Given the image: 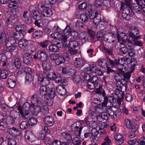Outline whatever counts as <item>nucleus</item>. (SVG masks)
<instances>
[{
    "instance_id": "obj_12",
    "label": "nucleus",
    "mask_w": 145,
    "mask_h": 145,
    "mask_svg": "<svg viewBox=\"0 0 145 145\" xmlns=\"http://www.w3.org/2000/svg\"><path fill=\"white\" fill-rule=\"evenodd\" d=\"M117 37L118 41L121 44H123L125 42L127 39V36L124 33H121L119 35L117 34Z\"/></svg>"
},
{
    "instance_id": "obj_10",
    "label": "nucleus",
    "mask_w": 145,
    "mask_h": 145,
    "mask_svg": "<svg viewBox=\"0 0 145 145\" xmlns=\"http://www.w3.org/2000/svg\"><path fill=\"white\" fill-rule=\"evenodd\" d=\"M51 36L52 38L61 40L64 42H66L67 40L66 36H63V35L59 32H55L51 34Z\"/></svg>"
},
{
    "instance_id": "obj_52",
    "label": "nucleus",
    "mask_w": 145,
    "mask_h": 145,
    "mask_svg": "<svg viewBox=\"0 0 145 145\" xmlns=\"http://www.w3.org/2000/svg\"><path fill=\"white\" fill-rule=\"evenodd\" d=\"M106 64L105 60L103 59H99L98 61V65L101 67H104Z\"/></svg>"
},
{
    "instance_id": "obj_61",
    "label": "nucleus",
    "mask_w": 145,
    "mask_h": 145,
    "mask_svg": "<svg viewBox=\"0 0 145 145\" xmlns=\"http://www.w3.org/2000/svg\"><path fill=\"white\" fill-rule=\"evenodd\" d=\"M93 19V23L96 25H98L101 21V17L98 15Z\"/></svg>"
},
{
    "instance_id": "obj_9",
    "label": "nucleus",
    "mask_w": 145,
    "mask_h": 145,
    "mask_svg": "<svg viewBox=\"0 0 145 145\" xmlns=\"http://www.w3.org/2000/svg\"><path fill=\"white\" fill-rule=\"evenodd\" d=\"M86 63V61L84 59L81 58L76 57L75 58L74 65L77 68H81Z\"/></svg>"
},
{
    "instance_id": "obj_37",
    "label": "nucleus",
    "mask_w": 145,
    "mask_h": 145,
    "mask_svg": "<svg viewBox=\"0 0 145 145\" xmlns=\"http://www.w3.org/2000/svg\"><path fill=\"white\" fill-rule=\"evenodd\" d=\"M21 61L18 58H16L14 59V63L16 69H20L21 66Z\"/></svg>"
},
{
    "instance_id": "obj_32",
    "label": "nucleus",
    "mask_w": 145,
    "mask_h": 145,
    "mask_svg": "<svg viewBox=\"0 0 145 145\" xmlns=\"http://www.w3.org/2000/svg\"><path fill=\"white\" fill-rule=\"evenodd\" d=\"M59 47L56 44H52L49 46V50L53 52H56L59 51Z\"/></svg>"
},
{
    "instance_id": "obj_16",
    "label": "nucleus",
    "mask_w": 145,
    "mask_h": 145,
    "mask_svg": "<svg viewBox=\"0 0 145 145\" xmlns=\"http://www.w3.org/2000/svg\"><path fill=\"white\" fill-rule=\"evenodd\" d=\"M20 114L18 112L13 111H12L10 113V116H11V121L10 122V123H13L14 121L13 119H18L20 118Z\"/></svg>"
},
{
    "instance_id": "obj_46",
    "label": "nucleus",
    "mask_w": 145,
    "mask_h": 145,
    "mask_svg": "<svg viewBox=\"0 0 145 145\" xmlns=\"http://www.w3.org/2000/svg\"><path fill=\"white\" fill-rule=\"evenodd\" d=\"M33 18L35 20H40L41 16L37 11H35L33 13Z\"/></svg>"
},
{
    "instance_id": "obj_27",
    "label": "nucleus",
    "mask_w": 145,
    "mask_h": 145,
    "mask_svg": "<svg viewBox=\"0 0 145 145\" xmlns=\"http://www.w3.org/2000/svg\"><path fill=\"white\" fill-rule=\"evenodd\" d=\"M47 89L45 85H42L40 87V96L42 97H44L47 93Z\"/></svg>"
},
{
    "instance_id": "obj_64",
    "label": "nucleus",
    "mask_w": 145,
    "mask_h": 145,
    "mask_svg": "<svg viewBox=\"0 0 145 145\" xmlns=\"http://www.w3.org/2000/svg\"><path fill=\"white\" fill-rule=\"evenodd\" d=\"M25 113L24 114H23V116H22L23 118H25L27 120H29L30 119L31 117H32V116L31 114L29 111H25Z\"/></svg>"
},
{
    "instance_id": "obj_30",
    "label": "nucleus",
    "mask_w": 145,
    "mask_h": 145,
    "mask_svg": "<svg viewBox=\"0 0 145 145\" xmlns=\"http://www.w3.org/2000/svg\"><path fill=\"white\" fill-rule=\"evenodd\" d=\"M16 31H18L19 32H24L26 29V26L24 24L17 25L15 27Z\"/></svg>"
},
{
    "instance_id": "obj_41",
    "label": "nucleus",
    "mask_w": 145,
    "mask_h": 145,
    "mask_svg": "<svg viewBox=\"0 0 145 145\" xmlns=\"http://www.w3.org/2000/svg\"><path fill=\"white\" fill-rule=\"evenodd\" d=\"M19 125L21 129L24 130L28 127L29 125L27 121H23L21 122Z\"/></svg>"
},
{
    "instance_id": "obj_48",
    "label": "nucleus",
    "mask_w": 145,
    "mask_h": 145,
    "mask_svg": "<svg viewBox=\"0 0 145 145\" xmlns=\"http://www.w3.org/2000/svg\"><path fill=\"white\" fill-rule=\"evenodd\" d=\"M31 101H33V102H34V101L35 102H36L38 104H40L42 101V99L40 97H37V96L36 95H33L32 96L31 98Z\"/></svg>"
},
{
    "instance_id": "obj_47",
    "label": "nucleus",
    "mask_w": 145,
    "mask_h": 145,
    "mask_svg": "<svg viewBox=\"0 0 145 145\" xmlns=\"http://www.w3.org/2000/svg\"><path fill=\"white\" fill-rule=\"evenodd\" d=\"M130 32L129 33H133V34H135L136 35H137L139 33V31L138 29L134 26L130 27Z\"/></svg>"
},
{
    "instance_id": "obj_17",
    "label": "nucleus",
    "mask_w": 145,
    "mask_h": 145,
    "mask_svg": "<svg viewBox=\"0 0 145 145\" xmlns=\"http://www.w3.org/2000/svg\"><path fill=\"white\" fill-rule=\"evenodd\" d=\"M7 131L10 135L15 137L19 135L21 133L20 131L14 128L8 129Z\"/></svg>"
},
{
    "instance_id": "obj_49",
    "label": "nucleus",
    "mask_w": 145,
    "mask_h": 145,
    "mask_svg": "<svg viewBox=\"0 0 145 145\" xmlns=\"http://www.w3.org/2000/svg\"><path fill=\"white\" fill-rule=\"evenodd\" d=\"M29 125L32 126H34L36 125L37 123V120L36 118L31 117V118L29 119L28 121Z\"/></svg>"
},
{
    "instance_id": "obj_58",
    "label": "nucleus",
    "mask_w": 145,
    "mask_h": 145,
    "mask_svg": "<svg viewBox=\"0 0 145 145\" xmlns=\"http://www.w3.org/2000/svg\"><path fill=\"white\" fill-rule=\"evenodd\" d=\"M138 135V132L137 130L133 131L130 132L129 137L130 138H132Z\"/></svg>"
},
{
    "instance_id": "obj_18",
    "label": "nucleus",
    "mask_w": 145,
    "mask_h": 145,
    "mask_svg": "<svg viewBox=\"0 0 145 145\" xmlns=\"http://www.w3.org/2000/svg\"><path fill=\"white\" fill-rule=\"evenodd\" d=\"M44 122L47 125L51 126L54 124V119L53 117L48 116L45 117Z\"/></svg>"
},
{
    "instance_id": "obj_51",
    "label": "nucleus",
    "mask_w": 145,
    "mask_h": 145,
    "mask_svg": "<svg viewBox=\"0 0 145 145\" xmlns=\"http://www.w3.org/2000/svg\"><path fill=\"white\" fill-rule=\"evenodd\" d=\"M115 99L112 96H109L108 97H104V100L103 102H110L112 103Z\"/></svg>"
},
{
    "instance_id": "obj_55",
    "label": "nucleus",
    "mask_w": 145,
    "mask_h": 145,
    "mask_svg": "<svg viewBox=\"0 0 145 145\" xmlns=\"http://www.w3.org/2000/svg\"><path fill=\"white\" fill-rule=\"evenodd\" d=\"M105 105V110L111 109L113 104L110 102H103Z\"/></svg>"
},
{
    "instance_id": "obj_57",
    "label": "nucleus",
    "mask_w": 145,
    "mask_h": 145,
    "mask_svg": "<svg viewBox=\"0 0 145 145\" xmlns=\"http://www.w3.org/2000/svg\"><path fill=\"white\" fill-rule=\"evenodd\" d=\"M72 143L74 145H80L81 143V141L78 137H76L73 139Z\"/></svg>"
},
{
    "instance_id": "obj_40",
    "label": "nucleus",
    "mask_w": 145,
    "mask_h": 145,
    "mask_svg": "<svg viewBox=\"0 0 145 145\" xmlns=\"http://www.w3.org/2000/svg\"><path fill=\"white\" fill-rule=\"evenodd\" d=\"M71 32L70 27L69 26H67L63 31V36H65L67 39V36L69 35Z\"/></svg>"
},
{
    "instance_id": "obj_53",
    "label": "nucleus",
    "mask_w": 145,
    "mask_h": 145,
    "mask_svg": "<svg viewBox=\"0 0 145 145\" xmlns=\"http://www.w3.org/2000/svg\"><path fill=\"white\" fill-rule=\"evenodd\" d=\"M80 17V19L84 22H87L88 19V14L86 13L81 14Z\"/></svg>"
},
{
    "instance_id": "obj_59",
    "label": "nucleus",
    "mask_w": 145,
    "mask_h": 145,
    "mask_svg": "<svg viewBox=\"0 0 145 145\" xmlns=\"http://www.w3.org/2000/svg\"><path fill=\"white\" fill-rule=\"evenodd\" d=\"M64 138L68 141H70L72 139V137L70 134L66 132H64L62 134Z\"/></svg>"
},
{
    "instance_id": "obj_22",
    "label": "nucleus",
    "mask_w": 145,
    "mask_h": 145,
    "mask_svg": "<svg viewBox=\"0 0 145 145\" xmlns=\"http://www.w3.org/2000/svg\"><path fill=\"white\" fill-rule=\"evenodd\" d=\"M25 137L29 141L32 142L34 140L35 136L33 133L30 131L27 132L25 134Z\"/></svg>"
},
{
    "instance_id": "obj_19",
    "label": "nucleus",
    "mask_w": 145,
    "mask_h": 145,
    "mask_svg": "<svg viewBox=\"0 0 145 145\" xmlns=\"http://www.w3.org/2000/svg\"><path fill=\"white\" fill-rule=\"evenodd\" d=\"M46 94L50 99H53L56 95L55 89L52 88H49L47 91Z\"/></svg>"
},
{
    "instance_id": "obj_56",
    "label": "nucleus",
    "mask_w": 145,
    "mask_h": 145,
    "mask_svg": "<svg viewBox=\"0 0 145 145\" xmlns=\"http://www.w3.org/2000/svg\"><path fill=\"white\" fill-rule=\"evenodd\" d=\"M79 37L80 39L82 40H84L85 42L87 39V34L85 32L81 33L79 34Z\"/></svg>"
},
{
    "instance_id": "obj_21",
    "label": "nucleus",
    "mask_w": 145,
    "mask_h": 145,
    "mask_svg": "<svg viewBox=\"0 0 145 145\" xmlns=\"http://www.w3.org/2000/svg\"><path fill=\"white\" fill-rule=\"evenodd\" d=\"M42 66L43 69L46 71H50L52 67L51 64L46 60L42 61Z\"/></svg>"
},
{
    "instance_id": "obj_3",
    "label": "nucleus",
    "mask_w": 145,
    "mask_h": 145,
    "mask_svg": "<svg viewBox=\"0 0 145 145\" xmlns=\"http://www.w3.org/2000/svg\"><path fill=\"white\" fill-rule=\"evenodd\" d=\"M120 8L121 10H123L122 14L123 17L126 19L129 18L130 16L131 11V12H132L131 6L125 5L124 3L122 2Z\"/></svg>"
},
{
    "instance_id": "obj_15",
    "label": "nucleus",
    "mask_w": 145,
    "mask_h": 145,
    "mask_svg": "<svg viewBox=\"0 0 145 145\" xmlns=\"http://www.w3.org/2000/svg\"><path fill=\"white\" fill-rule=\"evenodd\" d=\"M11 37H10L7 39L6 34L4 33H2L0 34V43L5 44V45L7 42L10 41V40Z\"/></svg>"
},
{
    "instance_id": "obj_2",
    "label": "nucleus",
    "mask_w": 145,
    "mask_h": 145,
    "mask_svg": "<svg viewBox=\"0 0 145 145\" xmlns=\"http://www.w3.org/2000/svg\"><path fill=\"white\" fill-rule=\"evenodd\" d=\"M56 76V74L54 72L51 71L48 73L44 72L38 76V81L40 82H45L48 83L49 80H54Z\"/></svg>"
},
{
    "instance_id": "obj_14",
    "label": "nucleus",
    "mask_w": 145,
    "mask_h": 145,
    "mask_svg": "<svg viewBox=\"0 0 145 145\" xmlns=\"http://www.w3.org/2000/svg\"><path fill=\"white\" fill-rule=\"evenodd\" d=\"M23 61L27 65L30 64L32 61V58L29 54L26 53L23 56Z\"/></svg>"
},
{
    "instance_id": "obj_13",
    "label": "nucleus",
    "mask_w": 145,
    "mask_h": 145,
    "mask_svg": "<svg viewBox=\"0 0 145 145\" xmlns=\"http://www.w3.org/2000/svg\"><path fill=\"white\" fill-rule=\"evenodd\" d=\"M93 6H91L89 8V17L91 19H93L98 15V12H95Z\"/></svg>"
},
{
    "instance_id": "obj_28",
    "label": "nucleus",
    "mask_w": 145,
    "mask_h": 145,
    "mask_svg": "<svg viewBox=\"0 0 145 145\" xmlns=\"http://www.w3.org/2000/svg\"><path fill=\"white\" fill-rule=\"evenodd\" d=\"M28 41L27 40L24 39L19 42L18 46L21 48L24 49L25 48L28 44Z\"/></svg>"
},
{
    "instance_id": "obj_45",
    "label": "nucleus",
    "mask_w": 145,
    "mask_h": 145,
    "mask_svg": "<svg viewBox=\"0 0 145 145\" xmlns=\"http://www.w3.org/2000/svg\"><path fill=\"white\" fill-rule=\"evenodd\" d=\"M91 74H89V79H88L87 80H88L89 81H90L91 82H92V83L97 86L98 82V78L95 76H93L90 78V76Z\"/></svg>"
},
{
    "instance_id": "obj_43",
    "label": "nucleus",
    "mask_w": 145,
    "mask_h": 145,
    "mask_svg": "<svg viewBox=\"0 0 145 145\" xmlns=\"http://www.w3.org/2000/svg\"><path fill=\"white\" fill-rule=\"evenodd\" d=\"M78 42L75 40H71L68 44V47L70 48H75L78 45Z\"/></svg>"
},
{
    "instance_id": "obj_36",
    "label": "nucleus",
    "mask_w": 145,
    "mask_h": 145,
    "mask_svg": "<svg viewBox=\"0 0 145 145\" xmlns=\"http://www.w3.org/2000/svg\"><path fill=\"white\" fill-rule=\"evenodd\" d=\"M33 75L28 74L26 75L25 84L26 85L29 84L33 80Z\"/></svg>"
},
{
    "instance_id": "obj_25",
    "label": "nucleus",
    "mask_w": 145,
    "mask_h": 145,
    "mask_svg": "<svg viewBox=\"0 0 145 145\" xmlns=\"http://www.w3.org/2000/svg\"><path fill=\"white\" fill-rule=\"evenodd\" d=\"M56 90L57 93L62 96H63L66 93V91L64 87L61 86H57L56 88Z\"/></svg>"
},
{
    "instance_id": "obj_20",
    "label": "nucleus",
    "mask_w": 145,
    "mask_h": 145,
    "mask_svg": "<svg viewBox=\"0 0 145 145\" xmlns=\"http://www.w3.org/2000/svg\"><path fill=\"white\" fill-rule=\"evenodd\" d=\"M35 106L33 103L30 104L28 102L25 103L23 105V108L25 111H30V109L33 108Z\"/></svg>"
},
{
    "instance_id": "obj_34",
    "label": "nucleus",
    "mask_w": 145,
    "mask_h": 145,
    "mask_svg": "<svg viewBox=\"0 0 145 145\" xmlns=\"http://www.w3.org/2000/svg\"><path fill=\"white\" fill-rule=\"evenodd\" d=\"M122 88H116L115 89V94L117 95V98L123 99L124 95L121 90Z\"/></svg>"
},
{
    "instance_id": "obj_4",
    "label": "nucleus",
    "mask_w": 145,
    "mask_h": 145,
    "mask_svg": "<svg viewBox=\"0 0 145 145\" xmlns=\"http://www.w3.org/2000/svg\"><path fill=\"white\" fill-rule=\"evenodd\" d=\"M44 4H40L38 5V8L40 12L43 17H48L50 16L52 14V11L49 9H47Z\"/></svg>"
},
{
    "instance_id": "obj_24",
    "label": "nucleus",
    "mask_w": 145,
    "mask_h": 145,
    "mask_svg": "<svg viewBox=\"0 0 145 145\" xmlns=\"http://www.w3.org/2000/svg\"><path fill=\"white\" fill-rule=\"evenodd\" d=\"M43 32L40 30H36L32 33V37L35 39H39L43 35Z\"/></svg>"
},
{
    "instance_id": "obj_38",
    "label": "nucleus",
    "mask_w": 145,
    "mask_h": 145,
    "mask_svg": "<svg viewBox=\"0 0 145 145\" xmlns=\"http://www.w3.org/2000/svg\"><path fill=\"white\" fill-rule=\"evenodd\" d=\"M125 123L127 128L130 129H135V126L131 123L130 121L128 119H126L125 120Z\"/></svg>"
},
{
    "instance_id": "obj_42",
    "label": "nucleus",
    "mask_w": 145,
    "mask_h": 145,
    "mask_svg": "<svg viewBox=\"0 0 145 145\" xmlns=\"http://www.w3.org/2000/svg\"><path fill=\"white\" fill-rule=\"evenodd\" d=\"M96 112L99 114H101L104 111L103 106L101 105H98L95 108Z\"/></svg>"
},
{
    "instance_id": "obj_29",
    "label": "nucleus",
    "mask_w": 145,
    "mask_h": 145,
    "mask_svg": "<svg viewBox=\"0 0 145 145\" xmlns=\"http://www.w3.org/2000/svg\"><path fill=\"white\" fill-rule=\"evenodd\" d=\"M14 37L18 40H22L24 37L22 33L19 32L18 31H16L14 34Z\"/></svg>"
},
{
    "instance_id": "obj_23",
    "label": "nucleus",
    "mask_w": 145,
    "mask_h": 145,
    "mask_svg": "<svg viewBox=\"0 0 145 145\" xmlns=\"http://www.w3.org/2000/svg\"><path fill=\"white\" fill-rule=\"evenodd\" d=\"M115 138L117 141V143L119 144H122L124 142V139L122 136L119 133L116 134Z\"/></svg>"
},
{
    "instance_id": "obj_31",
    "label": "nucleus",
    "mask_w": 145,
    "mask_h": 145,
    "mask_svg": "<svg viewBox=\"0 0 145 145\" xmlns=\"http://www.w3.org/2000/svg\"><path fill=\"white\" fill-rule=\"evenodd\" d=\"M142 3H137L131 5L133 8L135 10L136 12L140 13L141 12V6L142 5Z\"/></svg>"
},
{
    "instance_id": "obj_11",
    "label": "nucleus",
    "mask_w": 145,
    "mask_h": 145,
    "mask_svg": "<svg viewBox=\"0 0 145 145\" xmlns=\"http://www.w3.org/2000/svg\"><path fill=\"white\" fill-rule=\"evenodd\" d=\"M81 123L79 121L76 122L71 126L72 130L73 131H78V134L80 135L82 129V127H81Z\"/></svg>"
},
{
    "instance_id": "obj_63",
    "label": "nucleus",
    "mask_w": 145,
    "mask_h": 145,
    "mask_svg": "<svg viewBox=\"0 0 145 145\" xmlns=\"http://www.w3.org/2000/svg\"><path fill=\"white\" fill-rule=\"evenodd\" d=\"M87 6L86 3L85 2H83L79 5L78 8L80 10H84L86 8Z\"/></svg>"
},
{
    "instance_id": "obj_1",
    "label": "nucleus",
    "mask_w": 145,
    "mask_h": 145,
    "mask_svg": "<svg viewBox=\"0 0 145 145\" xmlns=\"http://www.w3.org/2000/svg\"><path fill=\"white\" fill-rule=\"evenodd\" d=\"M84 72L85 73L84 75V77L86 80L89 79L90 74H92L94 72L96 75L98 76H102L103 74L100 69L96 68L94 64L92 65L89 67L86 68L84 70Z\"/></svg>"
},
{
    "instance_id": "obj_33",
    "label": "nucleus",
    "mask_w": 145,
    "mask_h": 145,
    "mask_svg": "<svg viewBox=\"0 0 145 145\" xmlns=\"http://www.w3.org/2000/svg\"><path fill=\"white\" fill-rule=\"evenodd\" d=\"M57 57V60H56L55 65H59L65 62V58L63 56H60L59 54Z\"/></svg>"
},
{
    "instance_id": "obj_54",
    "label": "nucleus",
    "mask_w": 145,
    "mask_h": 145,
    "mask_svg": "<svg viewBox=\"0 0 145 145\" xmlns=\"http://www.w3.org/2000/svg\"><path fill=\"white\" fill-rule=\"evenodd\" d=\"M49 41L46 40L40 42L39 44V46L43 48H46L49 44Z\"/></svg>"
},
{
    "instance_id": "obj_6",
    "label": "nucleus",
    "mask_w": 145,
    "mask_h": 145,
    "mask_svg": "<svg viewBox=\"0 0 145 145\" xmlns=\"http://www.w3.org/2000/svg\"><path fill=\"white\" fill-rule=\"evenodd\" d=\"M128 59L127 58H125V59L124 58H121L118 59V62L116 63V65H118L119 71L121 72H123L127 70V68L125 67L123 64L124 63L125 61H127Z\"/></svg>"
},
{
    "instance_id": "obj_60",
    "label": "nucleus",
    "mask_w": 145,
    "mask_h": 145,
    "mask_svg": "<svg viewBox=\"0 0 145 145\" xmlns=\"http://www.w3.org/2000/svg\"><path fill=\"white\" fill-rule=\"evenodd\" d=\"M56 77L54 78V80H55V82L56 83L61 82L63 83V84L64 85L63 82L64 80H62L60 76L59 75L56 74Z\"/></svg>"
},
{
    "instance_id": "obj_35",
    "label": "nucleus",
    "mask_w": 145,
    "mask_h": 145,
    "mask_svg": "<svg viewBox=\"0 0 145 145\" xmlns=\"http://www.w3.org/2000/svg\"><path fill=\"white\" fill-rule=\"evenodd\" d=\"M56 2V0H44V5L45 7H48L54 4Z\"/></svg>"
},
{
    "instance_id": "obj_62",
    "label": "nucleus",
    "mask_w": 145,
    "mask_h": 145,
    "mask_svg": "<svg viewBox=\"0 0 145 145\" xmlns=\"http://www.w3.org/2000/svg\"><path fill=\"white\" fill-rule=\"evenodd\" d=\"M68 52L70 55H74L78 53V51L77 50L74 49L72 48H70L68 50Z\"/></svg>"
},
{
    "instance_id": "obj_39",
    "label": "nucleus",
    "mask_w": 145,
    "mask_h": 145,
    "mask_svg": "<svg viewBox=\"0 0 145 145\" xmlns=\"http://www.w3.org/2000/svg\"><path fill=\"white\" fill-rule=\"evenodd\" d=\"M7 83L8 87L13 88L16 85V82L10 78H8L7 79Z\"/></svg>"
},
{
    "instance_id": "obj_5",
    "label": "nucleus",
    "mask_w": 145,
    "mask_h": 145,
    "mask_svg": "<svg viewBox=\"0 0 145 145\" xmlns=\"http://www.w3.org/2000/svg\"><path fill=\"white\" fill-rule=\"evenodd\" d=\"M33 57L35 60L37 59L43 61L47 59L48 55L45 50H40L36 54L34 55Z\"/></svg>"
},
{
    "instance_id": "obj_26",
    "label": "nucleus",
    "mask_w": 145,
    "mask_h": 145,
    "mask_svg": "<svg viewBox=\"0 0 145 145\" xmlns=\"http://www.w3.org/2000/svg\"><path fill=\"white\" fill-rule=\"evenodd\" d=\"M10 74V72L9 70L4 69L0 72V78L2 79H6Z\"/></svg>"
},
{
    "instance_id": "obj_44",
    "label": "nucleus",
    "mask_w": 145,
    "mask_h": 145,
    "mask_svg": "<svg viewBox=\"0 0 145 145\" xmlns=\"http://www.w3.org/2000/svg\"><path fill=\"white\" fill-rule=\"evenodd\" d=\"M19 6L18 2L17 1H13L10 2L8 4V7L11 9H13Z\"/></svg>"
},
{
    "instance_id": "obj_8",
    "label": "nucleus",
    "mask_w": 145,
    "mask_h": 145,
    "mask_svg": "<svg viewBox=\"0 0 145 145\" xmlns=\"http://www.w3.org/2000/svg\"><path fill=\"white\" fill-rule=\"evenodd\" d=\"M10 41L7 42L6 46L8 48L9 51L10 52H12L16 48V46L14 45L16 42V40L14 38L12 37L10 38Z\"/></svg>"
},
{
    "instance_id": "obj_7",
    "label": "nucleus",
    "mask_w": 145,
    "mask_h": 145,
    "mask_svg": "<svg viewBox=\"0 0 145 145\" xmlns=\"http://www.w3.org/2000/svg\"><path fill=\"white\" fill-rule=\"evenodd\" d=\"M108 1L103 2L102 0H94V4L95 7L99 10L106 9L108 7Z\"/></svg>"
},
{
    "instance_id": "obj_50",
    "label": "nucleus",
    "mask_w": 145,
    "mask_h": 145,
    "mask_svg": "<svg viewBox=\"0 0 145 145\" xmlns=\"http://www.w3.org/2000/svg\"><path fill=\"white\" fill-rule=\"evenodd\" d=\"M117 103H113V106L116 108H118L120 107L121 105V102L122 100L123 99H121L120 98H117Z\"/></svg>"
}]
</instances>
